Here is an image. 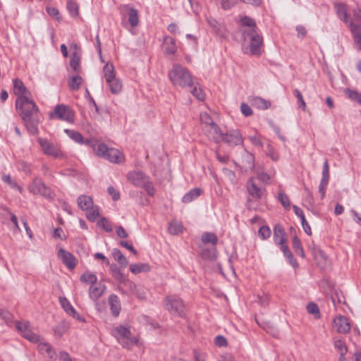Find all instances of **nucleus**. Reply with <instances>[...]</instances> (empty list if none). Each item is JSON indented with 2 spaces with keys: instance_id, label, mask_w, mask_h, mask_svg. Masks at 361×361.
I'll use <instances>...</instances> for the list:
<instances>
[{
  "instance_id": "obj_1",
  "label": "nucleus",
  "mask_w": 361,
  "mask_h": 361,
  "mask_svg": "<svg viewBox=\"0 0 361 361\" xmlns=\"http://www.w3.org/2000/svg\"><path fill=\"white\" fill-rule=\"evenodd\" d=\"M169 77L171 82L176 86L190 87L192 85V80L188 70L180 66L175 65L169 73Z\"/></svg>"
},
{
  "instance_id": "obj_2",
  "label": "nucleus",
  "mask_w": 361,
  "mask_h": 361,
  "mask_svg": "<svg viewBox=\"0 0 361 361\" xmlns=\"http://www.w3.org/2000/svg\"><path fill=\"white\" fill-rule=\"evenodd\" d=\"M96 154L111 162L120 164L124 161V155L115 148H109L104 143L92 145Z\"/></svg>"
},
{
  "instance_id": "obj_3",
  "label": "nucleus",
  "mask_w": 361,
  "mask_h": 361,
  "mask_svg": "<svg viewBox=\"0 0 361 361\" xmlns=\"http://www.w3.org/2000/svg\"><path fill=\"white\" fill-rule=\"evenodd\" d=\"M16 108L22 118L25 117V116H31L36 115L39 111L38 107L32 98V95L16 99Z\"/></svg>"
},
{
  "instance_id": "obj_4",
  "label": "nucleus",
  "mask_w": 361,
  "mask_h": 361,
  "mask_svg": "<svg viewBox=\"0 0 361 361\" xmlns=\"http://www.w3.org/2000/svg\"><path fill=\"white\" fill-rule=\"evenodd\" d=\"M244 40H250V51L252 55H259L263 45V38L257 30H241Z\"/></svg>"
},
{
  "instance_id": "obj_5",
  "label": "nucleus",
  "mask_w": 361,
  "mask_h": 361,
  "mask_svg": "<svg viewBox=\"0 0 361 361\" xmlns=\"http://www.w3.org/2000/svg\"><path fill=\"white\" fill-rule=\"evenodd\" d=\"M112 332L113 335L124 348H128L137 343V339L131 336L130 330L126 327L123 326H116Z\"/></svg>"
},
{
  "instance_id": "obj_6",
  "label": "nucleus",
  "mask_w": 361,
  "mask_h": 361,
  "mask_svg": "<svg viewBox=\"0 0 361 361\" xmlns=\"http://www.w3.org/2000/svg\"><path fill=\"white\" fill-rule=\"evenodd\" d=\"M28 190L34 195H40L49 200H52L54 197L53 190L38 178H35L32 180L28 187Z\"/></svg>"
},
{
  "instance_id": "obj_7",
  "label": "nucleus",
  "mask_w": 361,
  "mask_h": 361,
  "mask_svg": "<svg viewBox=\"0 0 361 361\" xmlns=\"http://www.w3.org/2000/svg\"><path fill=\"white\" fill-rule=\"evenodd\" d=\"M164 305L166 309L173 315H178L182 317L185 311V305L183 300L176 296L170 295L167 296L164 299Z\"/></svg>"
},
{
  "instance_id": "obj_8",
  "label": "nucleus",
  "mask_w": 361,
  "mask_h": 361,
  "mask_svg": "<svg viewBox=\"0 0 361 361\" xmlns=\"http://www.w3.org/2000/svg\"><path fill=\"white\" fill-rule=\"evenodd\" d=\"M121 15L124 18H127L128 21L132 28L137 27L139 25V15L138 11L130 4H124L120 6Z\"/></svg>"
},
{
  "instance_id": "obj_9",
  "label": "nucleus",
  "mask_w": 361,
  "mask_h": 361,
  "mask_svg": "<svg viewBox=\"0 0 361 361\" xmlns=\"http://www.w3.org/2000/svg\"><path fill=\"white\" fill-rule=\"evenodd\" d=\"M50 117L71 123L73 121L74 114L68 106L59 104L55 106L54 111L50 114Z\"/></svg>"
},
{
  "instance_id": "obj_10",
  "label": "nucleus",
  "mask_w": 361,
  "mask_h": 361,
  "mask_svg": "<svg viewBox=\"0 0 361 361\" xmlns=\"http://www.w3.org/2000/svg\"><path fill=\"white\" fill-rule=\"evenodd\" d=\"M16 326L22 336L28 341L32 343H37L39 341V336L32 331L28 322H17Z\"/></svg>"
},
{
  "instance_id": "obj_11",
  "label": "nucleus",
  "mask_w": 361,
  "mask_h": 361,
  "mask_svg": "<svg viewBox=\"0 0 361 361\" xmlns=\"http://www.w3.org/2000/svg\"><path fill=\"white\" fill-rule=\"evenodd\" d=\"M240 169L244 172L252 171L255 168V157L252 153L245 150L242 155L240 164H238Z\"/></svg>"
},
{
  "instance_id": "obj_12",
  "label": "nucleus",
  "mask_w": 361,
  "mask_h": 361,
  "mask_svg": "<svg viewBox=\"0 0 361 361\" xmlns=\"http://www.w3.org/2000/svg\"><path fill=\"white\" fill-rule=\"evenodd\" d=\"M38 142L44 154L54 157H60L62 155L61 152L47 140L39 137Z\"/></svg>"
},
{
  "instance_id": "obj_13",
  "label": "nucleus",
  "mask_w": 361,
  "mask_h": 361,
  "mask_svg": "<svg viewBox=\"0 0 361 361\" xmlns=\"http://www.w3.org/2000/svg\"><path fill=\"white\" fill-rule=\"evenodd\" d=\"M223 142L231 146H235L243 143V137L240 132L237 130H229L224 135Z\"/></svg>"
},
{
  "instance_id": "obj_14",
  "label": "nucleus",
  "mask_w": 361,
  "mask_h": 361,
  "mask_svg": "<svg viewBox=\"0 0 361 361\" xmlns=\"http://www.w3.org/2000/svg\"><path fill=\"white\" fill-rule=\"evenodd\" d=\"M333 324L336 332L339 334H347L350 330V325L348 319L341 315L337 316L334 318Z\"/></svg>"
},
{
  "instance_id": "obj_15",
  "label": "nucleus",
  "mask_w": 361,
  "mask_h": 361,
  "mask_svg": "<svg viewBox=\"0 0 361 361\" xmlns=\"http://www.w3.org/2000/svg\"><path fill=\"white\" fill-rule=\"evenodd\" d=\"M58 256L69 269H74L77 264L78 260L74 255L62 248L59 250Z\"/></svg>"
},
{
  "instance_id": "obj_16",
  "label": "nucleus",
  "mask_w": 361,
  "mask_h": 361,
  "mask_svg": "<svg viewBox=\"0 0 361 361\" xmlns=\"http://www.w3.org/2000/svg\"><path fill=\"white\" fill-rule=\"evenodd\" d=\"M59 302L64 310V311L69 314L70 316L73 317V318L76 319L77 320L85 322V319L84 317L80 316L76 310L74 309L73 305L70 303V302L66 298H59Z\"/></svg>"
},
{
  "instance_id": "obj_17",
  "label": "nucleus",
  "mask_w": 361,
  "mask_h": 361,
  "mask_svg": "<svg viewBox=\"0 0 361 361\" xmlns=\"http://www.w3.org/2000/svg\"><path fill=\"white\" fill-rule=\"evenodd\" d=\"M127 177L130 183L140 188H142L149 180V178L140 171L130 172Z\"/></svg>"
},
{
  "instance_id": "obj_18",
  "label": "nucleus",
  "mask_w": 361,
  "mask_h": 361,
  "mask_svg": "<svg viewBox=\"0 0 361 361\" xmlns=\"http://www.w3.org/2000/svg\"><path fill=\"white\" fill-rule=\"evenodd\" d=\"M247 190L252 198L259 200L261 199L264 195V189L258 187L255 183V178H250L247 183Z\"/></svg>"
},
{
  "instance_id": "obj_19",
  "label": "nucleus",
  "mask_w": 361,
  "mask_h": 361,
  "mask_svg": "<svg viewBox=\"0 0 361 361\" xmlns=\"http://www.w3.org/2000/svg\"><path fill=\"white\" fill-rule=\"evenodd\" d=\"M13 92L16 95L17 99L29 97L31 95L30 92L26 88L22 80L16 78L13 80Z\"/></svg>"
},
{
  "instance_id": "obj_20",
  "label": "nucleus",
  "mask_w": 361,
  "mask_h": 361,
  "mask_svg": "<svg viewBox=\"0 0 361 361\" xmlns=\"http://www.w3.org/2000/svg\"><path fill=\"white\" fill-rule=\"evenodd\" d=\"M25 127L27 128V130L31 134H36L38 132V123H39V119L37 118V114L28 116H25L23 118H22Z\"/></svg>"
},
{
  "instance_id": "obj_21",
  "label": "nucleus",
  "mask_w": 361,
  "mask_h": 361,
  "mask_svg": "<svg viewBox=\"0 0 361 361\" xmlns=\"http://www.w3.org/2000/svg\"><path fill=\"white\" fill-rule=\"evenodd\" d=\"M106 286L102 283H95L90 286L89 288L90 298L94 301H97L104 293Z\"/></svg>"
},
{
  "instance_id": "obj_22",
  "label": "nucleus",
  "mask_w": 361,
  "mask_h": 361,
  "mask_svg": "<svg viewBox=\"0 0 361 361\" xmlns=\"http://www.w3.org/2000/svg\"><path fill=\"white\" fill-rule=\"evenodd\" d=\"M350 28L356 47L361 49V25L350 22Z\"/></svg>"
},
{
  "instance_id": "obj_23",
  "label": "nucleus",
  "mask_w": 361,
  "mask_h": 361,
  "mask_svg": "<svg viewBox=\"0 0 361 361\" xmlns=\"http://www.w3.org/2000/svg\"><path fill=\"white\" fill-rule=\"evenodd\" d=\"M207 132V135L216 143L222 140L224 135L221 132L219 126L216 123L212 124V126L209 127Z\"/></svg>"
},
{
  "instance_id": "obj_24",
  "label": "nucleus",
  "mask_w": 361,
  "mask_h": 361,
  "mask_svg": "<svg viewBox=\"0 0 361 361\" xmlns=\"http://www.w3.org/2000/svg\"><path fill=\"white\" fill-rule=\"evenodd\" d=\"M334 346L336 351L340 354L339 361H346L345 355L348 353V347L344 340L334 339Z\"/></svg>"
},
{
  "instance_id": "obj_25",
  "label": "nucleus",
  "mask_w": 361,
  "mask_h": 361,
  "mask_svg": "<svg viewBox=\"0 0 361 361\" xmlns=\"http://www.w3.org/2000/svg\"><path fill=\"white\" fill-rule=\"evenodd\" d=\"M274 240L276 244L280 245L281 246L285 245L284 243L286 240V233L280 225H276L274 227Z\"/></svg>"
},
{
  "instance_id": "obj_26",
  "label": "nucleus",
  "mask_w": 361,
  "mask_h": 361,
  "mask_svg": "<svg viewBox=\"0 0 361 361\" xmlns=\"http://www.w3.org/2000/svg\"><path fill=\"white\" fill-rule=\"evenodd\" d=\"M335 9L339 19L347 23L348 22L349 15L348 13L346 5L343 3H336Z\"/></svg>"
},
{
  "instance_id": "obj_27",
  "label": "nucleus",
  "mask_w": 361,
  "mask_h": 361,
  "mask_svg": "<svg viewBox=\"0 0 361 361\" xmlns=\"http://www.w3.org/2000/svg\"><path fill=\"white\" fill-rule=\"evenodd\" d=\"M78 207L83 211H88L93 205V200L90 196L82 195L77 200Z\"/></svg>"
},
{
  "instance_id": "obj_28",
  "label": "nucleus",
  "mask_w": 361,
  "mask_h": 361,
  "mask_svg": "<svg viewBox=\"0 0 361 361\" xmlns=\"http://www.w3.org/2000/svg\"><path fill=\"white\" fill-rule=\"evenodd\" d=\"M240 23L241 25V27L240 28V31H241V30H252V29L257 30V25H256L255 21L249 16H240Z\"/></svg>"
},
{
  "instance_id": "obj_29",
  "label": "nucleus",
  "mask_w": 361,
  "mask_h": 361,
  "mask_svg": "<svg viewBox=\"0 0 361 361\" xmlns=\"http://www.w3.org/2000/svg\"><path fill=\"white\" fill-rule=\"evenodd\" d=\"M109 303L112 314L117 317L121 310V304L118 297L114 294L111 295L109 298Z\"/></svg>"
},
{
  "instance_id": "obj_30",
  "label": "nucleus",
  "mask_w": 361,
  "mask_h": 361,
  "mask_svg": "<svg viewBox=\"0 0 361 361\" xmlns=\"http://www.w3.org/2000/svg\"><path fill=\"white\" fill-rule=\"evenodd\" d=\"M64 131L68 137H70L73 140H74L77 143L85 145H90L91 143V141L90 140L85 141L83 140L82 134L78 131L70 129H66Z\"/></svg>"
},
{
  "instance_id": "obj_31",
  "label": "nucleus",
  "mask_w": 361,
  "mask_h": 361,
  "mask_svg": "<svg viewBox=\"0 0 361 361\" xmlns=\"http://www.w3.org/2000/svg\"><path fill=\"white\" fill-rule=\"evenodd\" d=\"M164 49L166 52L170 54H174L176 51V41L173 38L166 36L164 39Z\"/></svg>"
},
{
  "instance_id": "obj_32",
  "label": "nucleus",
  "mask_w": 361,
  "mask_h": 361,
  "mask_svg": "<svg viewBox=\"0 0 361 361\" xmlns=\"http://www.w3.org/2000/svg\"><path fill=\"white\" fill-rule=\"evenodd\" d=\"M82 82V77L80 75H71L68 78V85L71 90L75 91L80 89Z\"/></svg>"
},
{
  "instance_id": "obj_33",
  "label": "nucleus",
  "mask_w": 361,
  "mask_h": 361,
  "mask_svg": "<svg viewBox=\"0 0 361 361\" xmlns=\"http://www.w3.org/2000/svg\"><path fill=\"white\" fill-rule=\"evenodd\" d=\"M150 270V267L148 264L139 263V264H131L130 265V271L135 274H140L141 272H147Z\"/></svg>"
},
{
  "instance_id": "obj_34",
  "label": "nucleus",
  "mask_w": 361,
  "mask_h": 361,
  "mask_svg": "<svg viewBox=\"0 0 361 361\" xmlns=\"http://www.w3.org/2000/svg\"><path fill=\"white\" fill-rule=\"evenodd\" d=\"M106 82L108 84L112 94H116L121 92L123 85L118 78H114L112 80H110L109 82Z\"/></svg>"
},
{
  "instance_id": "obj_35",
  "label": "nucleus",
  "mask_w": 361,
  "mask_h": 361,
  "mask_svg": "<svg viewBox=\"0 0 361 361\" xmlns=\"http://www.w3.org/2000/svg\"><path fill=\"white\" fill-rule=\"evenodd\" d=\"M252 104L257 108L267 109L271 106V103L259 97H254L250 99Z\"/></svg>"
},
{
  "instance_id": "obj_36",
  "label": "nucleus",
  "mask_w": 361,
  "mask_h": 361,
  "mask_svg": "<svg viewBox=\"0 0 361 361\" xmlns=\"http://www.w3.org/2000/svg\"><path fill=\"white\" fill-rule=\"evenodd\" d=\"M201 194V190L199 188H194L190 190L188 193H186L182 199V201L184 203H189L197 198Z\"/></svg>"
},
{
  "instance_id": "obj_37",
  "label": "nucleus",
  "mask_w": 361,
  "mask_h": 361,
  "mask_svg": "<svg viewBox=\"0 0 361 361\" xmlns=\"http://www.w3.org/2000/svg\"><path fill=\"white\" fill-rule=\"evenodd\" d=\"M281 250L283 252L284 256L287 258L289 264L294 268L298 267V264L296 260L294 259L293 254L290 251L288 247L286 245H282Z\"/></svg>"
},
{
  "instance_id": "obj_38",
  "label": "nucleus",
  "mask_w": 361,
  "mask_h": 361,
  "mask_svg": "<svg viewBox=\"0 0 361 361\" xmlns=\"http://www.w3.org/2000/svg\"><path fill=\"white\" fill-rule=\"evenodd\" d=\"M103 73L106 82H109L110 80L116 78L114 67L112 63H106L103 68Z\"/></svg>"
},
{
  "instance_id": "obj_39",
  "label": "nucleus",
  "mask_w": 361,
  "mask_h": 361,
  "mask_svg": "<svg viewBox=\"0 0 361 361\" xmlns=\"http://www.w3.org/2000/svg\"><path fill=\"white\" fill-rule=\"evenodd\" d=\"M38 349L42 354L47 355L50 358L55 356V352L49 343H39L38 345Z\"/></svg>"
},
{
  "instance_id": "obj_40",
  "label": "nucleus",
  "mask_w": 361,
  "mask_h": 361,
  "mask_svg": "<svg viewBox=\"0 0 361 361\" xmlns=\"http://www.w3.org/2000/svg\"><path fill=\"white\" fill-rule=\"evenodd\" d=\"M80 281L83 283H89L92 286L97 283V277L95 274L89 271H86L81 275Z\"/></svg>"
},
{
  "instance_id": "obj_41",
  "label": "nucleus",
  "mask_w": 361,
  "mask_h": 361,
  "mask_svg": "<svg viewBox=\"0 0 361 361\" xmlns=\"http://www.w3.org/2000/svg\"><path fill=\"white\" fill-rule=\"evenodd\" d=\"M113 257L114 259L120 264L122 267H126L128 264V260L126 257L122 254V252L118 250L114 249L113 250Z\"/></svg>"
},
{
  "instance_id": "obj_42",
  "label": "nucleus",
  "mask_w": 361,
  "mask_h": 361,
  "mask_svg": "<svg viewBox=\"0 0 361 361\" xmlns=\"http://www.w3.org/2000/svg\"><path fill=\"white\" fill-rule=\"evenodd\" d=\"M293 247L298 255L302 258L305 257V252L301 245V241L297 236H294L293 238Z\"/></svg>"
},
{
  "instance_id": "obj_43",
  "label": "nucleus",
  "mask_w": 361,
  "mask_h": 361,
  "mask_svg": "<svg viewBox=\"0 0 361 361\" xmlns=\"http://www.w3.org/2000/svg\"><path fill=\"white\" fill-rule=\"evenodd\" d=\"M183 226L180 222L172 221L170 223L168 230L172 235H178L182 232Z\"/></svg>"
},
{
  "instance_id": "obj_44",
  "label": "nucleus",
  "mask_w": 361,
  "mask_h": 361,
  "mask_svg": "<svg viewBox=\"0 0 361 361\" xmlns=\"http://www.w3.org/2000/svg\"><path fill=\"white\" fill-rule=\"evenodd\" d=\"M344 92L345 95L350 99L357 102V103L361 104V93H359L358 92L350 89H345Z\"/></svg>"
},
{
  "instance_id": "obj_45",
  "label": "nucleus",
  "mask_w": 361,
  "mask_h": 361,
  "mask_svg": "<svg viewBox=\"0 0 361 361\" xmlns=\"http://www.w3.org/2000/svg\"><path fill=\"white\" fill-rule=\"evenodd\" d=\"M202 241L204 243H212L213 245H215L218 242V238L214 233H204L202 235Z\"/></svg>"
},
{
  "instance_id": "obj_46",
  "label": "nucleus",
  "mask_w": 361,
  "mask_h": 361,
  "mask_svg": "<svg viewBox=\"0 0 361 361\" xmlns=\"http://www.w3.org/2000/svg\"><path fill=\"white\" fill-rule=\"evenodd\" d=\"M86 212V217L91 221H94L99 216V208L94 204Z\"/></svg>"
},
{
  "instance_id": "obj_47",
  "label": "nucleus",
  "mask_w": 361,
  "mask_h": 361,
  "mask_svg": "<svg viewBox=\"0 0 361 361\" xmlns=\"http://www.w3.org/2000/svg\"><path fill=\"white\" fill-rule=\"evenodd\" d=\"M70 66L75 72H80V56L76 52H74L71 57Z\"/></svg>"
},
{
  "instance_id": "obj_48",
  "label": "nucleus",
  "mask_w": 361,
  "mask_h": 361,
  "mask_svg": "<svg viewBox=\"0 0 361 361\" xmlns=\"http://www.w3.org/2000/svg\"><path fill=\"white\" fill-rule=\"evenodd\" d=\"M307 312L310 314H313L316 319L320 318L321 314H320V312H319V308L316 303L310 302L307 305Z\"/></svg>"
},
{
  "instance_id": "obj_49",
  "label": "nucleus",
  "mask_w": 361,
  "mask_h": 361,
  "mask_svg": "<svg viewBox=\"0 0 361 361\" xmlns=\"http://www.w3.org/2000/svg\"><path fill=\"white\" fill-rule=\"evenodd\" d=\"M279 202L283 205V207L286 209H289L290 207V202L289 200V197L286 194H285L283 192H280L279 193V197H278Z\"/></svg>"
},
{
  "instance_id": "obj_50",
  "label": "nucleus",
  "mask_w": 361,
  "mask_h": 361,
  "mask_svg": "<svg viewBox=\"0 0 361 361\" xmlns=\"http://www.w3.org/2000/svg\"><path fill=\"white\" fill-rule=\"evenodd\" d=\"M129 287L133 293H134L139 298L143 299L145 298V293L143 292L142 289L134 283L130 282Z\"/></svg>"
},
{
  "instance_id": "obj_51",
  "label": "nucleus",
  "mask_w": 361,
  "mask_h": 361,
  "mask_svg": "<svg viewBox=\"0 0 361 361\" xmlns=\"http://www.w3.org/2000/svg\"><path fill=\"white\" fill-rule=\"evenodd\" d=\"M67 8L72 16H77L78 15V6L76 1H68Z\"/></svg>"
},
{
  "instance_id": "obj_52",
  "label": "nucleus",
  "mask_w": 361,
  "mask_h": 361,
  "mask_svg": "<svg viewBox=\"0 0 361 361\" xmlns=\"http://www.w3.org/2000/svg\"><path fill=\"white\" fill-rule=\"evenodd\" d=\"M293 94L298 99V106L303 110H305L306 107V104L303 99L302 93L298 89H295L293 90Z\"/></svg>"
},
{
  "instance_id": "obj_53",
  "label": "nucleus",
  "mask_w": 361,
  "mask_h": 361,
  "mask_svg": "<svg viewBox=\"0 0 361 361\" xmlns=\"http://www.w3.org/2000/svg\"><path fill=\"white\" fill-rule=\"evenodd\" d=\"M258 234L262 239L264 240L270 236L271 230L268 226H263L259 229Z\"/></svg>"
},
{
  "instance_id": "obj_54",
  "label": "nucleus",
  "mask_w": 361,
  "mask_h": 361,
  "mask_svg": "<svg viewBox=\"0 0 361 361\" xmlns=\"http://www.w3.org/2000/svg\"><path fill=\"white\" fill-rule=\"evenodd\" d=\"M309 249L312 251V253L314 258H317L319 257H321L322 258L326 257V255L324 253V252L322 251L320 249L317 248L314 244H312V245H310Z\"/></svg>"
},
{
  "instance_id": "obj_55",
  "label": "nucleus",
  "mask_w": 361,
  "mask_h": 361,
  "mask_svg": "<svg viewBox=\"0 0 361 361\" xmlns=\"http://www.w3.org/2000/svg\"><path fill=\"white\" fill-rule=\"evenodd\" d=\"M110 269L112 272L113 276L116 279L119 280V281L124 280L123 274L121 272V271L117 268V267L116 265H111Z\"/></svg>"
},
{
  "instance_id": "obj_56",
  "label": "nucleus",
  "mask_w": 361,
  "mask_h": 361,
  "mask_svg": "<svg viewBox=\"0 0 361 361\" xmlns=\"http://www.w3.org/2000/svg\"><path fill=\"white\" fill-rule=\"evenodd\" d=\"M190 92L197 99L200 101L204 99V94L200 87H195Z\"/></svg>"
},
{
  "instance_id": "obj_57",
  "label": "nucleus",
  "mask_w": 361,
  "mask_h": 361,
  "mask_svg": "<svg viewBox=\"0 0 361 361\" xmlns=\"http://www.w3.org/2000/svg\"><path fill=\"white\" fill-rule=\"evenodd\" d=\"M0 318L2 319L6 323H9L12 320L11 314L4 309H0Z\"/></svg>"
},
{
  "instance_id": "obj_58",
  "label": "nucleus",
  "mask_w": 361,
  "mask_h": 361,
  "mask_svg": "<svg viewBox=\"0 0 361 361\" xmlns=\"http://www.w3.org/2000/svg\"><path fill=\"white\" fill-rule=\"evenodd\" d=\"M329 166L327 159H325L322 166V179H326L329 180Z\"/></svg>"
},
{
  "instance_id": "obj_59",
  "label": "nucleus",
  "mask_w": 361,
  "mask_h": 361,
  "mask_svg": "<svg viewBox=\"0 0 361 361\" xmlns=\"http://www.w3.org/2000/svg\"><path fill=\"white\" fill-rule=\"evenodd\" d=\"M200 121L202 123L207 125L208 128L215 123L207 113L200 114Z\"/></svg>"
},
{
  "instance_id": "obj_60",
  "label": "nucleus",
  "mask_w": 361,
  "mask_h": 361,
  "mask_svg": "<svg viewBox=\"0 0 361 361\" xmlns=\"http://www.w3.org/2000/svg\"><path fill=\"white\" fill-rule=\"evenodd\" d=\"M142 188L146 190L149 196L153 197L154 195L155 190L149 180Z\"/></svg>"
},
{
  "instance_id": "obj_61",
  "label": "nucleus",
  "mask_w": 361,
  "mask_h": 361,
  "mask_svg": "<svg viewBox=\"0 0 361 361\" xmlns=\"http://www.w3.org/2000/svg\"><path fill=\"white\" fill-rule=\"evenodd\" d=\"M328 184H329V180H326V179L321 180L319 187V192L321 194L322 198H324L325 196L326 188Z\"/></svg>"
},
{
  "instance_id": "obj_62",
  "label": "nucleus",
  "mask_w": 361,
  "mask_h": 361,
  "mask_svg": "<svg viewBox=\"0 0 361 361\" xmlns=\"http://www.w3.org/2000/svg\"><path fill=\"white\" fill-rule=\"evenodd\" d=\"M107 192L112 197L113 200L117 201L119 200L120 193L113 186H109L107 188Z\"/></svg>"
},
{
  "instance_id": "obj_63",
  "label": "nucleus",
  "mask_w": 361,
  "mask_h": 361,
  "mask_svg": "<svg viewBox=\"0 0 361 361\" xmlns=\"http://www.w3.org/2000/svg\"><path fill=\"white\" fill-rule=\"evenodd\" d=\"M102 228L106 231V232H111L112 231V226L110 222L105 218H102V220L99 222Z\"/></svg>"
},
{
  "instance_id": "obj_64",
  "label": "nucleus",
  "mask_w": 361,
  "mask_h": 361,
  "mask_svg": "<svg viewBox=\"0 0 361 361\" xmlns=\"http://www.w3.org/2000/svg\"><path fill=\"white\" fill-rule=\"evenodd\" d=\"M240 109L243 114L245 116H250L253 114L250 106L245 103L241 104Z\"/></svg>"
}]
</instances>
